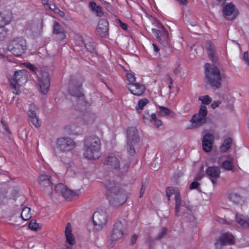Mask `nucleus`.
Instances as JSON below:
<instances>
[{
	"label": "nucleus",
	"mask_w": 249,
	"mask_h": 249,
	"mask_svg": "<svg viewBox=\"0 0 249 249\" xmlns=\"http://www.w3.org/2000/svg\"><path fill=\"white\" fill-rule=\"evenodd\" d=\"M101 141L97 137L87 138L84 142V157L90 160H95L101 156Z\"/></svg>",
	"instance_id": "1"
},
{
	"label": "nucleus",
	"mask_w": 249,
	"mask_h": 249,
	"mask_svg": "<svg viewBox=\"0 0 249 249\" xmlns=\"http://www.w3.org/2000/svg\"><path fill=\"white\" fill-rule=\"evenodd\" d=\"M205 81L206 83L215 89H219L221 86V80L224 75L215 66L206 63L204 66Z\"/></svg>",
	"instance_id": "2"
},
{
	"label": "nucleus",
	"mask_w": 249,
	"mask_h": 249,
	"mask_svg": "<svg viewBox=\"0 0 249 249\" xmlns=\"http://www.w3.org/2000/svg\"><path fill=\"white\" fill-rule=\"evenodd\" d=\"M105 185L107 189V198L111 205L117 207L124 203L126 200L125 195L119 191L113 182L109 181Z\"/></svg>",
	"instance_id": "3"
},
{
	"label": "nucleus",
	"mask_w": 249,
	"mask_h": 249,
	"mask_svg": "<svg viewBox=\"0 0 249 249\" xmlns=\"http://www.w3.org/2000/svg\"><path fill=\"white\" fill-rule=\"evenodd\" d=\"M7 49L15 56L19 57L27 49L26 40L22 37L14 38L9 42Z\"/></svg>",
	"instance_id": "4"
},
{
	"label": "nucleus",
	"mask_w": 249,
	"mask_h": 249,
	"mask_svg": "<svg viewBox=\"0 0 249 249\" xmlns=\"http://www.w3.org/2000/svg\"><path fill=\"white\" fill-rule=\"evenodd\" d=\"M173 195H175L176 215L179 216L181 213H184L185 211L189 212L190 211L189 207L185 204H183L181 200L178 190L173 187H167L166 189V196L168 198V200H170V197Z\"/></svg>",
	"instance_id": "5"
},
{
	"label": "nucleus",
	"mask_w": 249,
	"mask_h": 249,
	"mask_svg": "<svg viewBox=\"0 0 249 249\" xmlns=\"http://www.w3.org/2000/svg\"><path fill=\"white\" fill-rule=\"evenodd\" d=\"M27 72L25 70L16 71L13 78L10 80L11 85L13 89V93L18 94L19 92L18 86L24 85L27 81Z\"/></svg>",
	"instance_id": "6"
},
{
	"label": "nucleus",
	"mask_w": 249,
	"mask_h": 249,
	"mask_svg": "<svg viewBox=\"0 0 249 249\" xmlns=\"http://www.w3.org/2000/svg\"><path fill=\"white\" fill-rule=\"evenodd\" d=\"M207 114V108L201 106L198 113L194 115L190 120V124L188 129H193L199 127L206 122V116Z\"/></svg>",
	"instance_id": "7"
},
{
	"label": "nucleus",
	"mask_w": 249,
	"mask_h": 249,
	"mask_svg": "<svg viewBox=\"0 0 249 249\" xmlns=\"http://www.w3.org/2000/svg\"><path fill=\"white\" fill-rule=\"evenodd\" d=\"M126 226V221L122 219L118 220L115 224L111 234V239L116 241L122 239L125 234L124 229Z\"/></svg>",
	"instance_id": "8"
},
{
	"label": "nucleus",
	"mask_w": 249,
	"mask_h": 249,
	"mask_svg": "<svg viewBox=\"0 0 249 249\" xmlns=\"http://www.w3.org/2000/svg\"><path fill=\"white\" fill-rule=\"evenodd\" d=\"M222 13L226 20L233 21L239 15V11L232 2H229L223 7Z\"/></svg>",
	"instance_id": "9"
},
{
	"label": "nucleus",
	"mask_w": 249,
	"mask_h": 249,
	"mask_svg": "<svg viewBox=\"0 0 249 249\" xmlns=\"http://www.w3.org/2000/svg\"><path fill=\"white\" fill-rule=\"evenodd\" d=\"M128 152L130 155L135 154L134 144L139 142L137 130L135 127H129L127 130Z\"/></svg>",
	"instance_id": "10"
},
{
	"label": "nucleus",
	"mask_w": 249,
	"mask_h": 249,
	"mask_svg": "<svg viewBox=\"0 0 249 249\" xmlns=\"http://www.w3.org/2000/svg\"><path fill=\"white\" fill-rule=\"evenodd\" d=\"M75 146V142L70 138H60L56 142V148L62 152L70 151Z\"/></svg>",
	"instance_id": "11"
},
{
	"label": "nucleus",
	"mask_w": 249,
	"mask_h": 249,
	"mask_svg": "<svg viewBox=\"0 0 249 249\" xmlns=\"http://www.w3.org/2000/svg\"><path fill=\"white\" fill-rule=\"evenodd\" d=\"M93 220L97 229H102L106 225L107 221V213L103 210L97 211L93 215Z\"/></svg>",
	"instance_id": "12"
},
{
	"label": "nucleus",
	"mask_w": 249,
	"mask_h": 249,
	"mask_svg": "<svg viewBox=\"0 0 249 249\" xmlns=\"http://www.w3.org/2000/svg\"><path fill=\"white\" fill-rule=\"evenodd\" d=\"M40 92L46 94L49 91L50 86V76L48 72H42L39 74L38 79Z\"/></svg>",
	"instance_id": "13"
},
{
	"label": "nucleus",
	"mask_w": 249,
	"mask_h": 249,
	"mask_svg": "<svg viewBox=\"0 0 249 249\" xmlns=\"http://www.w3.org/2000/svg\"><path fill=\"white\" fill-rule=\"evenodd\" d=\"M105 168L113 171L118 169L120 166V160L115 156H109L104 161Z\"/></svg>",
	"instance_id": "14"
},
{
	"label": "nucleus",
	"mask_w": 249,
	"mask_h": 249,
	"mask_svg": "<svg viewBox=\"0 0 249 249\" xmlns=\"http://www.w3.org/2000/svg\"><path fill=\"white\" fill-rule=\"evenodd\" d=\"M157 27L160 30L152 29V33L160 41L166 40L168 37V33L165 29L163 25L160 22H157Z\"/></svg>",
	"instance_id": "15"
},
{
	"label": "nucleus",
	"mask_w": 249,
	"mask_h": 249,
	"mask_svg": "<svg viewBox=\"0 0 249 249\" xmlns=\"http://www.w3.org/2000/svg\"><path fill=\"white\" fill-rule=\"evenodd\" d=\"M127 88L132 94L138 96H142L145 90V86L139 83L128 84Z\"/></svg>",
	"instance_id": "16"
},
{
	"label": "nucleus",
	"mask_w": 249,
	"mask_h": 249,
	"mask_svg": "<svg viewBox=\"0 0 249 249\" xmlns=\"http://www.w3.org/2000/svg\"><path fill=\"white\" fill-rule=\"evenodd\" d=\"M234 243V237L231 233L226 232L222 234L219 239L215 243L216 248H218V245H231Z\"/></svg>",
	"instance_id": "17"
},
{
	"label": "nucleus",
	"mask_w": 249,
	"mask_h": 249,
	"mask_svg": "<svg viewBox=\"0 0 249 249\" xmlns=\"http://www.w3.org/2000/svg\"><path fill=\"white\" fill-rule=\"evenodd\" d=\"M220 173L219 168L216 166L209 167L206 170V175L209 177L213 184L217 182Z\"/></svg>",
	"instance_id": "18"
},
{
	"label": "nucleus",
	"mask_w": 249,
	"mask_h": 249,
	"mask_svg": "<svg viewBox=\"0 0 249 249\" xmlns=\"http://www.w3.org/2000/svg\"><path fill=\"white\" fill-rule=\"evenodd\" d=\"M108 31V22L104 19L100 20L96 29L97 34L101 36H105L107 35Z\"/></svg>",
	"instance_id": "19"
},
{
	"label": "nucleus",
	"mask_w": 249,
	"mask_h": 249,
	"mask_svg": "<svg viewBox=\"0 0 249 249\" xmlns=\"http://www.w3.org/2000/svg\"><path fill=\"white\" fill-rule=\"evenodd\" d=\"M213 140L214 137L212 134L208 133L203 136L202 146L204 151L208 152L211 150Z\"/></svg>",
	"instance_id": "20"
},
{
	"label": "nucleus",
	"mask_w": 249,
	"mask_h": 249,
	"mask_svg": "<svg viewBox=\"0 0 249 249\" xmlns=\"http://www.w3.org/2000/svg\"><path fill=\"white\" fill-rule=\"evenodd\" d=\"M38 183L42 188H46L49 193L52 191L51 177L49 175H41L38 178Z\"/></svg>",
	"instance_id": "21"
},
{
	"label": "nucleus",
	"mask_w": 249,
	"mask_h": 249,
	"mask_svg": "<svg viewBox=\"0 0 249 249\" xmlns=\"http://www.w3.org/2000/svg\"><path fill=\"white\" fill-rule=\"evenodd\" d=\"M53 33L58 36V38L62 40L66 37L64 29L57 21H54L52 25Z\"/></svg>",
	"instance_id": "22"
},
{
	"label": "nucleus",
	"mask_w": 249,
	"mask_h": 249,
	"mask_svg": "<svg viewBox=\"0 0 249 249\" xmlns=\"http://www.w3.org/2000/svg\"><path fill=\"white\" fill-rule=\"evenodd\" d=\"M236 222L243 228H249V218L248 216L241 214H236Z\"/></svg>",
	"instance_id": "23"
},
{
	"label": "nucleus",
	"mask_w": 249,
	"mask_h": 249,
	"mask_svg": "<svg viewBox=\"0 0 249 249\" xmlns=\"http://www.w3.org/2000/svg\"><path fill=\"white\" fill-rule=\"evenodd\" d=\"M65 236L66 241L70 245H73L75 244L74 236L72 233L70 223H68L65 228Z\"/></svg>",
	"instance_id": "24"
},
{
	"label": "nucleus",
	"mask_w": 249,
	"mask_h": 249,
	"mask_svg": "<svg viewBox=\"0 0 249 249\" xmlns=\"http://www.w3.org/2000/svg\"><path fill=\"white\" fill-rule=\"evenodd\" d=\"M207 49L211 60L213 62L217 60V57L215 55L214 45L210 42H207Z\"/></svg>",
	"instance_id": "25"
},
{
	"label": "nucleus",
	"mask_w": 249,
	"mask_h": 249,
	"mask_svg": "<svg viewBox=\"0 0 249 249\" xmlns=\"http://www.w3.org/2000/svg\"><path fill=\"white\" fill-rule=\"evenodd\" d=\"M89 6L91 10L94 12L97 16L102 17L103 16L104 12L102 7L99 5H97L95 2H90L89 4Z\"/></svg>",
	"instance_id": "26"
},
{
	"label": "nucleus",
	"mask_w": 249,
	"mask_h": 249,
	"mask_svg": "<svg viewBox=\"0 0 249 249\" xmlns=\"http://www.w3.org/2000/svg\"><path fill=\"white\" fill-rule=\"evenodd\" d=\"M70 93L72 96L78 97L79 99L83 100L84 99V95L81 91L80 87H76L70 89Z\"/></svg>",
	"instance_id": "27"
},
{
	"label": "nucleus",
	"mask_w": 249,
	"mask_h": 249,
	"mask_svg": "<svg viewBox=\"0 0 249 249\" xmlns=\"http://www.w3.org/2000/svg\"><path fill=\"white\" fill-rule=\"evenodd\" d=\"M38 111V108L34 103H31L29 105L27 109V113L28 116H34L37 115Z\"/></svg>",
	"instance_id": "28"
},
{
	"label": "nucleus",
	"mask_w": 249,
	"mask_h": 249,
	"mask_svg": "<svg viewBox=\"0 0 249 249\" xmlns=\"http://www.w3.org/2000/svg\"><path fill=\"white\" fill-rule=\"evenodd\" d=\"M32 216L30 208L25 207L22 209L21 213V217L23 220L26 221L29 220Z\"/></svg>",
	"instance_id": "29"
},
{
	"label": "nucleus",
	"mask_w": 249,
	"mask_h": 249,
	"mask_svg": "<svg viewBox=\"0 0 249 249\" xmlns=\"http://www.w3.org/2000/svg\"><path fill=\"white\" fill-rule=\"evenodd\" d=\"M231 143L232 140L231 138H227L226 139L220 147V151L222 152H225L230 148Z\"/></svg>",
	"instance_id": "30"
},
{
	"label": "nucleus",
	"mask_w": 249,
	"mask_h": 249,
	"mask_svg": "<svg viewBox=\"0 0 249 249\" xmlns=\"http://www.w3.org/2000/svg\"><path fill=\"white\" fill-rule=\"evenodd\" d=\"M221 166L225 170H231L233 168V159L231 158L229 160H225Z\"/></svg>",
	"instance_id": "31"
},
{
	"label": "nucleus",
	"mask_w": 249,
	"mask_h": 249,
	"mask_svg": "<svg viewBox=\"0 0 249 249\" xmlns=\"http://www.w3.org/2000/svg\"><path fill=\"white\" fill-rule=\"evenodd\" d=\"M76 193L67 188H65L64 191L62 193L61 196H62L66 199H70L71 197L75 196Z\"/></svg>",
	"instance_id": "32"
},
{
	"label": "nucleus",
	"mask_w": 249,
	"mask_h": 249,
	"mask_svg": "<svg viewBox=\"0 0 249 249\" xmlns=\"http://www.w3.org/2000/svg\"><path fill=\"white\" fill-rule=\"evenodd\" d=\"M150 121L153 123L156 127H159L162 125L161 121L157 118L155 113H152L150 115Z\"/></svg>",
	"instance_id": "33"
},
{
	"label": "nucleus",
	"mask_w": 249,
	"mask_h": 249,
	"mask_svg": "<svg viewBox=\"0 0 249 249\" xmlns=\"http://www.w3.org/2000/svg\"><path fill=\"white\" fill-rule=\"evenodd\" d=\"M149 102V100L146 98H143L139 100L137 105L136 106L135 108L138 111H141L143 107L146 106Z\"/></svg>",
	"instance_id": "34"
},
{
	"label": "nucleus",
	"mask_w": 249,
	"mask_h": 249,
	"mask_svg": "<svg viewBox=\"0 0 249 249\" xmlns=\"http://www.w3.org/2000/svg\"><path fill=\"white\" fill-rule=\"evenodd\" d=\"M159 111L158 114L160 116H164L169 115L171 113V110L167 107L159 106Z\"/></svg>",
	"instance_id": "35"
},
{
	"label": "nucleus",
	"mask_w": 249,
	"mask_h": 249,
	"mask_svg": "<svg viewBox=\"0 0 249 249\" xmlns=\"http://www.w3.org/2000/svg\"><path fill=\"white\" fill-rule=\"evenodd\" d=\"M229 199L235 204L238 203L241 199L240 196L234 193H230L229 195Z\"/></svg>",
	"instance_id": "36"
},
{
	"label": "nucleus",
	"mask_w": 249,
	"mask_h": 249,
	"mask_svg": "<svg viewBox=\"0 0 249 249\" xmlns=\"http://www.w3.org/2000/svg\"><path fill=\"white\" fill-rule=\"evenodd\" d=\"M32 123L36 126L38 127L40 126L41 122L39 120V118L37 115H34V116H29Z\"/></svg>",
	"instance_id": "37"
},
{
	"label": "nucleus",
	"mask_w": 249,
	"mask_h": 249,
	"mask_svg": "<svg viewBox=\"0 0 249 249\" xmlns=\"http://www.w3.org/2000/svg\"><path fill=\"white\" fill-rule=\"evenodd\" d=\"M198 100L204 105H208L212 101V98L208 95L201 96L199 97Z\"/></svg>",
	"instance_id": "38"
},
{
	"label": "nucleus",
	"mask_w": 249,
	"mask_h": 249,
	"mask_svg": "<svg viewBox=\"0 0 249 249\" xmlns=\"http://www.w3.org/2000/svg\"><path fill=\"white\" fill-rule=\"evenodd\" d=\"M29 227L30 229L36 231H37L40 228L39 224L36 223V221L35 220H32L30 222L29 224Z\"/></svg>",
	"instance_id": "39"
},
{
	"label": "nucleus",
	"mask_w": 249,
	"mask_h": 249,
	"mask_svg": "<svg viewBox=\"0 0 249 249\" xmlns=\"http://www.w3.org/2000/svg\"><path fill=\"white\" fill-rule=\"evenodd\" d=\"M126 76L129 81V84L135 83L136 81V77L134 73L132 71L127 72Z\"/></svg>",
	"instance_id": "40"
},
{
	"label": "nucleus",
	"mask_w": 249,
	"mask_h": 249,
	"mask_svg": "<svg viewBox=\"0 0 249 249\" xmlns=\"http://www.w3.org/2000/svg\"><path fill=\"white\" fill-rule=\"evenodd\" d=\"M66 187L62 183L57 184L55 187L54 191L58 195H61Z\"/></svg>",
	"instance_id": "41"
},
{
	"label": "nucleus",
	"mask_w": 249,
	"mask_h": 249,
	"mask_svg": "<svg viewBox=\"0 0 249 249\" xmlns=\"http://www.w3.org/2000/svg\"><path fill=\"white\" fill-rule=\"evenodd\" d=\"M200 172L197 174V175H196V176L195 178V180H196L197 181L200 180L204 176V173H203L204 166L203 165H202L200 167Z\"/></svg>",
	"instance_id": "42"
},
{
	"label": "nucleus",
	"mask_w": 249,
	"mask_h": 249,
	"mask_svg": "<svg viewBox=\"0 0 249 249\" xmlns=\"http://www.w3.org/2000/svg\"><path fill=\"white\" fill-rule=\"evenodd\" d=\"M242 58L244 60L245 64L247 66H249V54L248 51L244 53Z\"/></svg>",
	"instance_id": "43"
},
{
	"label": "nucleus",
	"mask_w": 249,
	"mask_h": 249,
	"mask_svg": "<svg viewBox=\"0 0 249 249\" xmlns=\"http://www.w3.org/2000/svg\"><path fill=\"white\" fill-rule=\"evenodd\" d=\"M167 231V230L166 228H162L159 233L158 238L159 239H161L166 234Z\"/></svg>",
	"instance_id": "44"
},
{
	"label": "nucleus",
	"mask_w": 249,
	"mask_h": 249,
	"mask_svg": "<svg viewBox=\"0 0 249 249\" xmlns=\"http://www.w3.org/2000/svg\"><path fill=\"white\" fill-rule=\"evenodd\" d=\"M198 181L195 180L192 182L190 185V189H196L199 185V183L197 182Z\"/></svg>",
	"instance_id": "45"
},
{
	"label": "nucleus",
	"mask_w": 249,
	"mask_h": 249,
	"mask_svg": "<svg viewBox=\"0 0 249 249\" xmlns=\"http://www.w3.org/2000/svg\"><path fill=\"white\" fill-rule=\"evenodd\" d=\"M76 43L77 44V45H79V46H83V45H85V44H86L84 42V41L83 39V38L81 37V36H79L77 37V39H76Z\"/></svg>",
	"instance_id": "46"
},
{
	"label": "nucleus",
	"mask_w": 249,
	"mask_h": 249,
	"mask_svg": "<svg viewBox=\"0 0 249 249\" xmlns=\"http://www.w3.org/2000/svg\"><path fill=\"white\" fill-rule=\"evenodd\" d=\"M84 46L87 49V50L93 53L94 51V48L92 45L90 44H86Z\"/></svg>",
	"instance_id": "47"
},
{
	"label": "nucleus",
	"mask_w": 249,
	"mask_h": 249,
	"mask_svg": "<svg viewBox=\"0 0 249 249\" xmlns=\"http://www.w3.org/2000/svg\"><path fill=\"white\" fill-rule=\"evenodd\" d=\"M55 14L58 15L61 17H64L65 16V13L61 11L59 8L55 9V11L54 12Z\"/></svg>",
	"instance_id": "48"
},
{
	"label": "nucleus",
	"mask_w": 249,
	"mask_h": 249,
	"mask_svg": "<svg viewBox=\"0 0 249 249\" xmlns=\"http://www.w3.org/2000/svg\"><path fill=\"white\" fill-rule=\"evenodd\" d=\"M221 101H214L212 104H211V107L213 108H215L216 107H218L219 105L221 104Z\"/></svg>",
	"instance_id": "49"
},
{
	"label": "nucleus",
	"mask_w": 249,
	"mask_h": 249,
	"mask_svg": "<svg viewBox=\"0 0 249 249\" xmlns=\"http://www.w3.org/2000/svg\"><path fill=\"white\" fill-rule=\"evenodd\" d=\"M119 25L120 26V27L124 30H126L127 28V25L125 24V23H124L123 22H122V21H121L120 20H119Z\"/></svg>",
	"instance_id": "50"
},
{
	"label": "nucleus",
	"mask_w": 249,
	"mask_h": 249,
	"mask_svg": "<svg viewBox=\"0 0 249 249\" xmlns=\"http://www.w3.org/2000/svg\"><path fill=\"white\" fill-rule=\"evenodd\" d=\"M47 7L53 12L55 11V9L57 8L53 3H49Z\"/></svg>",
	"instance_id": "51"
},
{
	"label": "nucleus",
	"mask_w": 249,
	"mask_h": 249,
	"mask_svg": "<svg viewBox=\"0 0 249 249\" xmlns=\"http://www.w3.org/2000/svg\"><path fill=\"white\" fill-rule=\"evenodd\" d=\"M138 236L136 235H134L131 238V244L134 245L136 243L137 240Z\"/></svg>",
	"instance_id": "52"
},
{
	"label": "nucleus",
	"mask_w": 249,
	"mask_h": 249,
	"mask_svg": "<svg viewBox=\"0 0 249 249\" xmlns=\"http://www.w3.org/2000/svg\"><path fill=\"white\" fill-rule=\"evenodd\" d=\"M144 191H145V187L143 185H142L141 187V191H140V197H142V196L143 195V194L144 193Z\"/></svg>",
	"instance_id": "53"
},
{
	"label": "nucleus",
	"mask_w": 249,
	"mask_h": 249,
	"mask_svg": "<svg viewBox=\"0 0 249 249\" xmlns=\"http://www.w3.org/2000/svg\"><path fill=\"white\" fill-rule=\"evenodd\" d=\"M152 46H153V49H154V51L156 53H158L160 50H159V48L157 47V46L155 44H153Z\"/></svg>",
	"instance_id": "54"
},
{
	"label": "nucleus",
	"mask_w": 249,
	"mask_h": 249,
	"mask_svg": "<svg viewBox=\"0 0 249 249\" xmlns=\"http://www.w3.org/2000/svg\"><path fill=\"white\" fill-rule=\"evenodd\" d=\"M49 0H41L42 3L44 5H46L47 6L49 5L50 3H49Z\"/></svg>",
	"instance_id": "55"
},
{
	"label": "nucleus",
	"mask_w": 249,
	"mask_h": 249,
	"mask_svg": "<svg viewBox=\"0 0 249 249\" xmlns=\"http://www.w3.org/2000/svg\"><path fill=\"white\" fill-rule=\"evenodd\" d=\"M27 67H28L29 69H30V70H32V71H34V70H35V69H36L35 67L33 65H32V64H28V65H27Z\"/></svg>",
	"instance_id": "56"
},
{
	"label": "nucleus",
	"mask_w": 249,
	"mask_h": 249,
	"mask_svg": "<svg viewBox=\"0 0 249 249\" xmlns=\"http://www.w3.org/2000/svg\"><path fill=\"white\" fill-rule=\"evenodd\" d=\"M5 197L4 195L0 194V203L3 201V198Z\"/></svg>",
	"instance_id": "57"
},
{
	"label": "nucleus",
	"mask_w": 249,
	"mask_h": 249,
	"mask_svg": "<svg viewBox=\"0 0 249 249\" xmlns=\"http://www.w3.org/2000/svg\"><path fill=\"white\" fill-rule=\"evenodd\" d=\"M179 2L184 4L187 2V0H178Z\"/></svg>",
	"instance_id": "58"
},
{
	"label": "nucleus",
	"mask_w": 249,
	"mask_h": 249,
	"mask_svg": "<svg viewBox=\"0 0 249 249\" xmlns=\"http://www.w3.org/2000/svg\"><path fill=\"white\" fill-rule=\"evenodd\" d=\"M169 79H170V80L171 81V82H170V84L169 85L168 87H169V89H172V84H173V83H172V79L170 77H169Z\"/></svg>",
	"instance_id": "59"
},
{
	"label": "nucleus",
	"mask_w": 249,
	"mask_h": 249,
	"mask_svg": "<svg viewBox=\"0 0 249 249\" xmlns=\"http://www.w3.org/2000/svg\"><path fill=\"white\" fill-rule=\"evenodd\" d=\"M128 165H125V167H124V169H123L122 170V172H124V171H125V170H127V169L128 168Z\"/></svg>",
	"instance_id": "60"
}]
</instances>
